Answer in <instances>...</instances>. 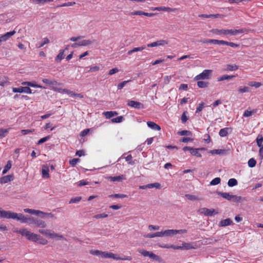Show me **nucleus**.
I'll use <instances>...</instances> for the list:
<instances>
[{
  "instance_id": "1",
  "label": "nucleus",
  "mask_w": 263,
  "mask_h": 263,
  "mask_svg": "<svg viewBox=\"0 0 263 263\" xmlns=\"http://www.w3.org/2000/svg\"><path fill=\"white\" fill-rule=\"evenodd\" d=\"M182 246H175L174 245L168 244H158V246L161 248L173 249L174 250H190L197 248V245L195 242H185L182 243Z\"/></svg>"
},
{
  "instance_id": "2",
  "label": "nucleus",
  "mask_w": 263,
  "mask_h": 263,
  "mask_svg": "<svg viewBox=\"0 0 263 263\" xmlns=\"http://www.w3.org/2000/svg\"><path fill=\"white\" fill-rule=\"evenodd\" d=\"M245 31V29H212L211 32L217 35H224L230 36H235L239 34L243 33Z\"/></svg>"
},
{
  "instance_id": "3",
  "label": "nucleus",
  "mask_w": 263,
  "mask_h": 263,
  "mask_svg": "<svg viewBox=\"0 0 263 263\" xmlns=\"http://www.w3.org/2000/svg\"><path fill=\"white\" fill-rule=\"evenodd\" d=\"M101 257L103 258H112L115 260H131L132 259V257L130 256L122 257L119 256L118 255L114 254L111 252L103 251L101 252Z\"/></svg>"
},
{
  "instance_id": "4",
  "label": "nucleus",
  "mask_w": 263,
  "mask_h": 263,
  "mask_svg": "<svg viewBox=\"0 0 263 263\" xmlns=\"http://www.w3.org/2000/svg\"><path fill=\"white\" fill-rule=\"evenodd\" d=\"M16 232L21 234L22 236H24L29 240L33 241L35 242L37 241L39 235L35 233H31L28 231L26 229H21Z\"/></svg>"
},
{
  "instance_id": "5",
  "label": "nucleus",
  "mask_w": 263,
  "mask_h": 263,
  "mask_svg": "<svg viewBox=\"0 0 263 263\" xmlns=\"http://www.w3.org/2000/svg\"><path fill=\"white\" fill-rule=\"evenodd\" d=\"M42 82L48 85L51 89L55 91H58L59 88L57 87V86H60L61 85L60 83H59L56 80H51L48 79H43Z\"/></svg>"
},
{
  "instance_id": "6",
  "label": "nucleus",
  "mask_w": 263,
  "mask_h": 263,
  "mask_svg": "<svg viewBox=\"0 0 263 263\" xmlns=\"http://www.w3.org/2000/svg\"><path fill=\"white\" fill-rule=\"evenodd\" d=\"M212 73V70L210 69H205L201 73L197 75L194 79L196 81L201 80H208L210 79Z\"/></svg>"
},
{
  "instance_id": "7",
  "label": "nucleus",
  "mask_w": 263,
  "mask_h": 263,
  "mask_svg": "<svg viewBox=\"0 0 263 263\" xmlns=\"http://www.w3.org/2000/svg\"><path fill=\"white\" fill-rule=\"evenodd\" d=\"M187 230L185 229L181 230H174V229H168L164 230V236L166 237H172L177 234H183L186 233Z\"/></svg>"
},
{
  "instance_id": "8",
  "label": "nucleus",
  "mask_w": 263,
  "mask_h": 263,
  "mask_svg": "<svg viewBox=\"0 0 263 263\" xmlns=\"http://www.w3.org/2000/svg\"><path fill=\"white\" fill-rule=\"evenodd\" d=\"M16 213L12 212L10 211H4L2 210L0 208V217L4 218L7 219H14L16 218Z\"/></svg>"
},
{
  "instance_id": "9",
  "label": "nucleus",
  "mask_w": 263,
  "mask_h": 263,
  "mask_svg": "<svg viewBox=\"0 0 263 263\" xmlns=\"http://www.w3.org/2000/svg\"><path fill=\"white\" fill-rule=\"evenodd\" d=\"M200 214H203L205 216H211L213 215L218 214V212L216 211L214 209H209L206 208H202L198 210Z\"/></svg>"
},
{
  "instance_id": "10",
  "label": "nucleus",
  "mask_w": 263,
  "mask_h": 263,
  "mask_svg": "<svg viewBox=\"0 0 263 263\" xmlns=\"http://www.w3.org/2000/svg\"><path fill=\"white\" fill-rule=\"evenodd\" d=\"M13 92H25L30 94L32 93V90L29 87H21L13 88Z\"/></svg>"
},
{
  "instance_id": "11",
  "label": "nucleus",
  "mask_w": 263,
  "mask_h": 263,
  "mask_svg": "<svg viewBox=\"0 0 263 263\" xmlns=\"http://www.w3.org/2000/svg\"><path fill=\"white\" fill-rule=\"evenodd\" d=\"M16 33V31L15 30H13L10 32H8L6 33L5 34L1 35L0 36V45L2 44V42H6L11 37L12 35H13Z\"/></svg>"
},
{
  "instance_id": "12",
  "label": "nucleus",
  "mask_w": 263,
  "mask_h": 263,
  "mask_svg": "<svg viewBox=\"0 0 263 263\" xmlns=\"http://www.w3.org/2000/svg\"><path fill=\"white\" fill-rule=\"evenodd\" d=\"M152 11H163L167 12H175L176 10L175 8H172L170 7H152L150 9Z\"/></svg>"
},
{
  "instance_id": "13",
  "label": "nucleus",
  "mask_w": 263,
  "mask_h": 263,
  "mask_svg": "<svg viewBox=\"0 0 263 263\" xmlns=\"http://www.w3.org/2000/svg\"><path fill=\"white\" fill-rule=\"evenodd\" d=\"M107 179L111 181L112 182H120L122 181L123 180L126 179V177L125 175H122L118 176H109L107 177Z\"/></svg>"
},
{
  "instance_id": "14",
  "label": "nucleus",
  "mask_w": 263,
  "mask_h": 263,
  "mask_svg": "<svg viewBox=\"0 0 263 263\" xmlns=\"http://www.w3.org/2000/svg\"><path fill=\"white\" fill-rule=\"evenodd\" d=\"M127 105L135 108H140L143 106V104L140 102L133 100H128Z\"/></svg>"
},
{
  "instance_id": "15",
  "label": "nucleus",
  "mask_w": 263,
  "mask_h": 263,
  "mask_svg": "<svg viewBox=\"0 0 263 263\" xmlns=\"http://www.w3.org/2000/svg\"><path fill=\"white\" fill-rule=\"evenodd\" d=\"M49 166L47 165H43L42 167V177L45 178H49L50 177Z\"/></svg>"
},
{
  "instance_id": "16",
  "label": "nucleus",
  "mask_w": 263,
  "mask_h": 263,
  "mask_svg": "<svg viewBox=\"0 0 263 263\" xmlns=\"http://www.w3.org/2000/svg\"><path fill=\"white\" fill-rule=\"evenodd\" d=\"M147 125L149 128L153 130L159 131L161 129V127L154 122L147 121Z\"/></svg>"
},
{
  "instance_id": "17",
  "label": "nucleus",
  "mask_w": 263,
  "mask_h": 263,
  "mask_svg": "<svg viewBox=\"0 0 263 263\" xmlns=\"http://www.w3.org/2000/svg\"><path fill=\"white\" fill-rule=\"evenodd\" d=\"M233 222L232 220L230 218H227L224 220H222L220 221L219 223V227H226L228 226H230L233 224Z\"/></svg>"
},
{
  "instance_id": "18",
  "label": "nucleus",
  "mask_w": 263,
  "mask_h": 263,
  "mask_svg": "<svg viewBox=\"0 0 263 263\" xmlns=\"http://www.w3.org/2000/svg\"><path fill=\"white\" fill-rule=\"evenodd\" d=\"M13 176L12 175H7L0 178V183H6L13 180Z\"/></svg>"
},
{
  "instance_id": "19",
  "label": "nucleus",
  "mask_w": 263,
  "mask_h": 263,
  "mask_svg": "<svg viewBox=\"0 0 263 263\" xmlns=\"http://www.w3.org/2000/svg\"><path fill=\"white\" fill-rule=\"evenodd\" d=\"M201 42L204 44L210 43L213 44L221 45V40H218L216 39H205L202 41Z\"/></svg>"
},
{
  "instance_id": "20",
  "label": "nucleus",
  "mask_w": 263,
  "mask_h": 263,
  "mask_svg": "<svg viewBox=\"0 0 263 263\" xmlns=\"http://www.w3.org/2000/svg\"><path fill=\"white\" fill-rule=\"evenodd\" d=\"M160 187H161L160 184L159 183L156 182V183H154L148 184L145 186H140V188L142 189H145L146 188L151 189V188H154V187H155L156 189H160Z\"/></svg>"
},
{
  "instance_id": "21",
  "label": "nucleus",
  "mask_w": 263,
  "mask_h": 263,
  "mask_svg": "<svg viewBox=\"0 0 263 263\" xmlns=\"http://www.w3.org/2000/svg\"><path fill=\"white\" fill-rule=\"evenodd\" d=\"M9 84V78L5 76H0V86H4Z\"/></svg>"
},
{
  "instance_id": "22",
  "label": "nucleus",
  "mask_w": 263,
  "mask_h": 263,
  "mask_svg": "<svg viewBox=\"0 0 263 263\" xmlns=\"http://www.w3.org/2000/svg\"><path fill=\"white\" fill-rule=\"evenodd\" d=\"M217 193L223 198L229 201L232 199V195H231L229 193L217 192Z\"/></svg>"
},
{
  "instance_id": "23",
  "label": "nucleus",
  "mask_w": 263,
  "mask_h": 263,
  "mask_svg": "<svg viewBox=\"0 0 263 263\" xmlns=\"http://www.w3.org/2000/svg\"><path fill=\"white\" fill-rule=\"evenodd\" d=\"M204 149V148H193L192 149H191V154L193 155V156H196L197 157H201V154L199 153V151H201V150H203Z\"/></svg>"
},
{
  "instance_id": "24",
  "label": "nucleus",
  "mask_w": 263,
  "mask_h": 263,
  "mask_svg": "<svg viewBox=\"0 0 263 263\" xmlns=\"http://www.w3.org/2000/svg\"><path fill=\"white\" fill-rule=\"evenodd\" d=\"M31 214H33V215H39L40 214H42L43 215H48V216H50L51 217H53V215L51 213H46L43 212L39 210H33V209H31Z\"/></svg>"
},
{
  "instance_id": "25",
  "label": "nucleus",
  "mask_w": 263,
  "mask_h": 263,
  "mask_svg": "<svg viewBox=\"0 0 263 263\" xmlns=\"http://www.w3.org/2000/svg\"><path fill=\"white\" fill-rule=\"evenodd\" d=\"M34 224L37 227H40L42 228H44L46 227V222L44 221L39 218L36 219Z\"/></svg>"
},
{
  "instance_id": "26",
  "label": "nucleus",
  "mask_w": 263,
  "mask_h": 263,
  "mask_svg": "<svg viewBox=\"0 0 263 263\" xmlns=\"http://www.w3.org/2000/svg\"><path fill=\"white\" fill-rule=\"evenodd\" d=\"M15 219H16L18 221H21L22 223H26L27 220V217L24 216L23 214H17L16 213V216Z\"/></svg>"
},
{
  "instance_id": "27",
  "label": "nucleus",
  "mask_w": 263,
  "mask_h": 263,
  "mask_svg": "<svg viewBox=\"0 0 263 263\" xmlns=\"http://www.w3.org/2000/svg\"><path fill=\"white\" fill-rule=\"evenodd\" d=\"M145 48H146L145 45H144V46H142L141 47H135V48H134L133 49L129 50L127 52V54H128V55H130L134 52L141 51L145 49Z\"/></svg>"
},
{
  "instance_id": "28",
  "label": "nucleus",
  "mask_w": 263,
  "mask_h": 263,
  "mask_svg": "<svg viewBox=\"0 0 263 263\" xmlns=\"http://www.w3.org/2000/svg\"><path fill=\"white\" fill-rule=\"evenodd\" d=\"M221 45H227V46H230L231 47H233V48H237V47H238L239 46V44H235V43H233V42H228V41H223V40H221Z\"/></svg>"
},
{
  "instance_id": "29",
  "label": "nucleus",
  "mask_w": 263,
  "mask_h": 263,
  "mask_svg": "<svg viewBox=\"0 0 263 263\" xmlns=\"http://www.w3.org/2000/svg\"><path fill=\"white\" fill-rule=\"evenodd\" d=\"M106 118L110 119L114 116H117L118 115V112L115 111H106L103 113Z\"/></svg>"
},
{
  "instance_id": "30",
  "label": "nucleus",
  "mask_w": 263,
  "mask_h": 263,
  "mask_svg": "<svg viewBox=\"0 0 263 263\" xmlns=\"http://www.w3.org/2000/svg\"><path fill=\"white\" fill-rule=\"evenodd\" d=\"M245 200V198H242L241 196L232 195L231 201L236 203H239Z\"/></svg>"
},
{
  "instance_id": "31",
  "label": "nucleus",
  "mask_w": 263,
  "mask_h": 263,
  "mask_svg": "<svg viewBox=\"0 0 263 263\" xmlns=\"http://www.w3.org/2000/svg\"><path fill=\"white\" fill-rule=\"evenodd\" d=\"M230 129V128H229L228 127H226V128H223L220 129L219 132V136L221 137H224L227 136L228 135V133H229L228 131Z\"/></svg>"
},
{
  "instance_id": "32",
  "label": "nucleus",
  "mask_w": 263,
  "mask_h": 263,
  "mask_svg": "<svg viewBox=\"0 0 263 263\" xmlns=\"http://www.w3.org/2000/svg\"><path fill=\"white\" fill-rule=\"evenodd\" d=\"M65 50H60L59 53L58 54L55 58V61L58 62H60L62 59H64Z\"/></svg>"
},
{
  "instance_id": "33",
  "label": "nucleus",
  "mask_w": 263,
  "mask_h": 263,
  "mask_svg": "<svg viewBox=\"0 0 263 263\" xmlns=\"http://www.w3.org/2000/svg\"><path fill=\"white\" fill-rule=\"evenodd\" d=\"M235 77V76L223 75L218 78V81H222L226 80H230Z\"/></svg>"
},
{
  "instance_id": "34",
  "label": "nucleus",
  "mask_w": 263,
  "mask_h": 263,
  "mask_svg": "<svg viewBox=\"0 0 263 263\" xmlns=\"http://www.w3.org/2000/svg\"><path fill=\"white\" fill-rule=\"evenodd\" d=\"M197 86L199 88H206L209 85V83L208 82H204L202 81H198L197 83Z\"/></svg>"
},
{
  "instance_id": "35",
  "label": "nucleus",
  "mask_w": 263,
  "mask_h": 263,
  "mask_svg": "<svg viewBox=\"0 0 263 263\" xmlns=\"http://www.w3.org/2000/svg\"><path fill=\"white\" fill-rule=\"evenodd\" d=\"M57 92H60V93H65L68 95H69L71 97H73V95H74V92L73 91H71L67 89H62L61 88H59Z\"/></svg>"
},
{
  "instance_id": "36",
  "label": "nucleus",
  "mask_w": 263,
  "mask_h": 263,
  "mask_svg": "<svg viewBox=\"0 0 263 263\" xmlns=\"http://www.w3.org/2000/svg\"><path fill=\"white\" fill-rule=\"evenodd\" d=\"M257 110L256 109H253L252 110H246L244 111L243 116L245 117H248L251 116L253 114H255L257 112Z\"/></svg>"
},
{
  "instance_id": "37",
  "label": "nucleus",
  "mask_w": 263,
  "mask_h": 263,
  "mask_svg": "<svg viewBox=\"0 0 263 263\" xmlns=\"http://www.w3.org/2000/svg\"><path fill=\"white\" fill-rule=\"evenodd\" d=\"M256 143L258 147H263V137L261 135H259L256 138Z\"/></svg>"
},
{
  "instance_id": "38",
  "label": "nucleus",
  "mask_w": 263,
  "mask_h": 263,
  "mask_svg": "<svg viewBox=\"0 0 263 263\" xmlns=\"http://www.w3.org/2000/svg\"><path fill=\"white\" fill-rule=\"evenodd\" d=\"M248 85L251 87H254L256 88H259L262 85L261 83L255 81H251L248 83Z\"/></svg>"
},
{
  "instance_id": "39",
  "label": "nucleus",
  "mask_w": 263,
  "mask_h": 263,
  "mask_svg": "<svg viewBox=\"0 0 263 263\" xmlns=\"http://www.w3.org/2000/svg\"><path fill=\"white\" fill-rule=\"evenodd\" d=\"M36 242L42 245H46L48 243V240L39 235V238H37V241Z\"/></svg>"
},
{
  "instance_id": "40",
  "label": "nucleus",
  "mask_w": 263,
  "mask_h": 263,
  "mask_svg": "<svg viewBox=\"0 0 263 263\" xmlns=\"http://www.w3.org/2000/svg\"><path fill=\"white\" fill-rule=\"evenodd\" d=\"M250 91V89L247 86L239 87L238 89V92L240 93L248 92Z\"/></svg>"
},
{
  "instance_id": "41",
  "label": "nucleus",
  "mask_w": 263,
  "mask_h": 263,
  "mask_svg": "<svg viewBox=\"0 0 263 263\" xmlns=\"http://www.w3.org/2000/svg\"><path fill=\"white\" fill-rule=\"evenodd\" d=\"M148 257H150L151 258L154 259L159 262H161L162 260V259L160 256L156 255L153 252H149Z\"/></svg>"
},
{
  "instance_id": "42",
  "label": "nucleus",
  "mask_w": 263,
  "mask_h": 263,
  "mask_svg": "<svg viewBox=\"0 0 263 263\" xmlns=\"http://www.w3.org/2000/svg\"><path fill=\"white\" fill-rule=\"evenodd\" d=\"M238 69V66L236 64H228L227 65V70L229 71H235Z\"/></svg>"
},
{
  "instance_id": "43",
  "label": "nucleus",
  "mask_w": 263,
  "mask_h": 263,
  "mask_svg": "<svg viewBox=\"0 0 263 263\" xmlns=\"http://www.w3.org/2000/svg\"><path fill=\"white\" fill-rule=\"evenodd\" d=\"M92 42L89 40H84L79 42L80 46H86L90 45Z\"/></svg>"
},
{
  "instance_id": "44",
  "label": "nucleus",
  "mask_w": 263,
  "mask_h": 263,
  "mask_svg": "<svg viewBox=\"0 0 263 263\" xmlns=\"http://www.w3.org/2000/svg\"><path fill=\"white\" fill-rule=\"evenodd\" d=\"M10 129V128L7 129H0V139L5 137L6 136V134L9 132Z\"/></svg>"
},
{
  "instance_id": "45",
  "label": "nucleus",
  "mask_w": 263,
  "mask_h": 263,
  "mask_svg": "<svg viewBox=\"0 0 263 263\" xmlns=\"http://www.w3.org/2000/svg\"><path fill=\"white\" fill-rule=\"evenodd\" d=\"M228 184L230 187L235 186L237 184V181L234 178L230 179L228 181Z\"/></svg>"
},
{
  "instance_id": "46",
  "label": "nucleus",
  "mask_w": 263,
  "mask_h": 263,
  "mask_svg": "<svg viewBox=\"0 0 263 263\" xmlns=\"http://www.w3.org/2000/svg\"><path fill=\"white\" fill-rule=\"evenodd\" d=\"M30 1L36 4H44L46 2H52L53 0H30Z\"/></svg>"
},
{
  "instance_id": "47",
  "label": "nucleus",
  "mask_w": 263,
  "mask_h": 263,
  "mask_svg": "<svg viewBox=\"0 0 263 263\" xmlns=\"http://www.w3.org/2000/svg\"><path fill=\"white\" fill-rule=\"evenodd\" d=\"M11 166L12 165H11V161H8L6 165L5 166L4 170L3 171L2 174H6L9 171V170L10 169V168L11 167Z\"/></svg>"
},
{
  "instance_id": "48",
  "label": "nucleus",
  "mask_w": 263,
  "mask_h": 263,
  "mask_svg": "<svg viewBox=\"0 0 263 263\" xmlns=\"http://www.w3.org/2000/svg\"><path fill=\"white\" fill-rule=\"evenodd\" d=\"M248 164L250 167H254L256 164V161L254 158H252L249 160Z\"/></svg>"
},
{
  "instance_id": "49",
  "label": "nucleus",
  "mask_w": 263,
  "mask_h": 263,
  "mask_svg": "<svg viewBox=\"0 0 263 263\" xmlns=\"http://www.w3.org/2000/svg\"><path fill=\"white\" fill-rule=\"evenodd\" d=\"M224 150L223 149H213L211 150L209 153L212 155L217 154L220 155L223 153Z\"/></svg>"
},
{
  "instance_id": "50",
  "label": "nucleus",
  "mask_w": 263,
  "mask_h": 263,
  "mask_svg": "<svg viewBox=\"0 0 263 263\" xmlns=\"http://www.w3.org/2000/svg\"><path fill=\"white\" fill-rule=\"evenodd\" d=\"M221 179L219 177H216L213 179L210 182L211 185H215L220 183Z\"/></svg>"
},
{
  "instance_id": "51",
  "label": "nucleus",
  "mask_w": 263,
  "mask_h": 263,
  "mask_svg": "<svg viewBox=\"0 0 263 263\" xmlns=\"http://www.w3.org/2000/svg\"><path fill=\"white\" fill-rule=\"evenodd\" d=\"M123 120V116H119L117 118H113L111 120V122L112 123H121Z\"/></svg>"
},
{
  "instance_id": "52",
  "label": "nucleus",
  "mask_w": 263,
  "mask_h": 263,
  "mask_svg": "<svg viewBox=\"0 0 263 263\" xmlns=\"http://www.w3.org/2000/svg\"><path fill=\"white\" fill-rule=\"evenodd\" d=\"M36 218L31 217H27L26 222L29 224H34L35 222Z\"/></svg>"
},
{
  "instance_id": "53",
  "label": "nucleus",
  "mask_w": 263,
  "mask_h": 263,
  "mask_svg": "<svg viewBox=\"0 0 263 263\" xmlns=\"http://www.w3.org/2000/svg\"><path fill=\"white\" fill-rule=\"evenodd\" d=\"M185 197L190 200H200V199L196 196L187 194L185 195Z\"/></svg>"
},
{
  "instance_id": "54",
  "label": "nucleus",
  "mask_w": 263,
  "mask_h": 263,
  "mask_svg": "<svg viewBox=\"0 0 263 263\" xmlns=\"http://www.w3.org/2000/svg\"><path fill=\"white\" fill-rule=\"evenodd\" d=\"M126 195L125 194H115L109 195V197H115V198H124L126 197Z\"/></svg>"
},
{
  "instance_id": "55",
  "label": "nucleus",
  "mask_w": 263,
  "mask_h": 263,
  "mask_svg": "<svg viewBox=\"0 0 263 263\" xmlns=\"http://www.w3.org/2000/svg\"><path fill=\"white\" fill-rule=\"evenodd\" d=\"M131 80H127V81H123L121 83H120L118 86H117V88L118 89H121L123 88V87L126 84H127V83L130 82Z\"/></svg>"
},
{
  "instance_id": "56",
  "label": "nucleus",
  "mask_w": 263,
  "mask_h": 263,
  "mask_svg": "<svg viewBox=\"0 0 263 263\" xmlns=\"http://www.w3.org/2000/svg\"><path fill=\"white\" fill-rule=\"evenodd\" d=\"M49 138H50L49 136L42 138L38 141V142H37V145L41 144L43 143L44 142L47 141L49 139Z\"/></svg>"
},
{
  "instance_id": "57",
  "label": "nucleus",
  "mask_w": 263,
  "mask_h": 263,
  "mask_svg": "<svg viewBox=\"0 0 263 263\" xmlns=\"http://www.w3.org/2000/svg\"><path fill=\"white\" fill-rule=\"evenodd\" d=\"M108 217V215L105 213H102V214H97L93 216V218L95 219H100V218H106Z\"/></svg>"
},
{
  "instance_id": "58",
  "label": "nucleus",
  "mask_w": 263,
  "mask_h": 263,
  "mask_svg": "<svg viewBox=\"0 0 263 263\" xmlns=\"http://www.w3.org/2000/svg\"><path fill=\"white\" fill-rule=\"evenodd\" d=\"M204 107V103L203 102H201V103H200L196 108V113H199V112L202 111Z\"/></svg>"
},
{
  "instance_id": "59",
  "label": "nucleus",
  "mask_w": 263,
  "mask_h": 263,
  "mask_svg": "<svg viewBox=\"0 0 263 263\" xmlns=\"http://www.w3.org/2000/svg\"><path fill=\"white\" fill-rule=\"evenodd\" d=\"M82 199L81 197H77L71 198L69 201V203H77L80 201Z\"/></svg>"
},
{
  "instance_id": "60",
  "label": "nucleus",
  "mask_w": 263,
  "mask_h": 263,
  "mask_svg": "<svg viewBox=\"0 0 263 263\" xmlns=\"http://www.w3.org/2000/svg\"><path fill=\"white\" fill-rule=\"evenodd\" d=\"M101 252L102 251H99V250H91L90 251V253L92 255H96V256H101Z\"/></svg>"
},
{
  "instance_id": "61",
  "label": "nucleus",
  "mask_w": 263,
  "mask_h": 263,
  "mask_svg": "<svg viewBox=\"0 0 263 263\" xmlns=\"http://www.w3.org/2000/svg\"><path fill=\"white\" fill-rule=\"evenodd\" d=\"M75 4H76V2H67V3H63L61 5H60V6H59L58 7H68V6H71L74 5Z\"/></svg>"
},
{
  "instance_id": "62",
  "label": "nucleus",
  "mask_w": 263,
  "mask_h": 263,
  "mask_svg": "<svg viewBox=\"0 0 263 263\" xmlns=\"http://www.w3.org/2000/svg\"><path fill=\"white\" fill-rule=\"evenodd\" d=\"M79 161L80 159L78 158H73L70 160L69 163L72 166H74Z\"/></svg>"
},
{
  "instance_id": "63",
  "label": "nucleus",
  "mask_w": 263,
  "mask_h": 263,
  "mask_svg": "<svg viewBox=\"0 0 263 263\" xmlns=\"http://www.w3.org/2000/svg\"><path fill=\"white\" fill-rule=\"evenodd\" d=\"M158 43V45L159 46H165L168 44V42L166 40H160L157 41Z\"/></svg>"
},
{
  "instance_id": "64",
  "label": "nucleus",
  "mask_w": 263,
  "mask_h": 263,
  "mask_svg": "<svg viewBox=\"0 0 263 263\" xmlns=\"http://www.w3.org/2000/svg\"><path fill=\"white\" fill-rule=\"evenodd\" d=\"M178 134L180 136L190 135L191 134V133L190 131L184 130L178 132Z\"/></svg>"
}]
</instances>
